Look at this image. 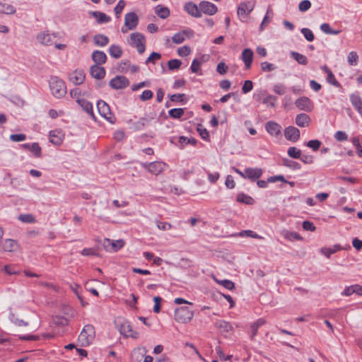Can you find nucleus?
<instances>
[{
	"mask_svg": "<svg viewBox=\"0 0 362 362\" xmlns=\"http://www.w3.org/2000/svg\"><path fill=\"white\" fill-rule=\"evenodd\" d=\"M76 102L83 109V110H84L89 116L95 120V116L93 110V105L90 102L83 98H78Z\"/></svg>",
	"mask_w": 362,
	"mask_h": 362,
	"instance_id": "nucleus-16",
	"label": "nucleus"
},
{
	"mask_svg": "<svg viewBox=\"0 0 362 362\" xmlns=\"http://www.w3.org/2000/svg\"><path fill=\"white\" fill-rule=\"evenodd\" d=\"M283 164L284 165L292 169H299L300 168V164L296 161H293L292 160H289L288 158H284L283 159Z\"/></svg>",
	"mask_w": 362,
	"mask_h": 362,
	"instance_id": "nucleus-52",
	"label": "nucleus"
},
{
	"mask_svg": "<svg viewBox=\"0 0 362 362\" xmlns=\"http://www.w3.org/2000/svg\"><path fill=\"white\" fill-rule=\"evenodd\" d=\"M183 108H173L169 110L168 114L170 117L174 119H180L184 115Z\"/></svg>",
	"mask_w": 362,
	"mask_h": 362,
	"instance_id": "nucleus-40",
	"label": "nucleus"
},
{
	"mask_svg": "<svg viewBox=\"0 0 362 362\" xmlns=\"http://www.w3.org/2000/svg\"><path fill=\"white\" fill-rule=\"evenodd\" d=\"M266 320L264 318H259L255 322H253L250 326L251 329V339H254L255 337L257 334V331L259 327L265 325Z\"/></svg>",
	"mask_w": 362,
	"mask_h": 362,
	"instance_id": "nucleus-27",
	"label": "nucleus"
},
{
	"mask_svg": "<svg viewBox=\"0 0 362 362\" xmlns=\"http://www.w3.org/2000/svg\"><path fill=\"white\" fill-rule=\"evenodd\" d=\"M153 119H154L153 115L141 117L139 119V121L134 123L133 128L136 131L142 130L144 128V127L150 124L151 121L153 120Z\"/></svg>",
	"mask_w": 362,
	"mask_h": 362,
	"instance_id": "nucleus-23",
	"label": "nucleus"
},
{
	"mask_svg": "<svg viewBox=\"0 0 362 362\" xmlns=\"http://www.w3.org/2000/svg\"><path fill=\"white\" fill-rule=\"evenodd\" d=\"M284 136L287 140L295 142L300 138V131L298 128L290 126L285 129Z\"/></svg>",
	"mask_w": 362,
	"mask_h": 362,
	"instance_id": "nucleus-13",
	"label": "nucleus"
},
{
	"mask_svg": "<svg viewBox=\"0 0 362 362\" xmlns=\"http://www.w3.org/2000/svg\"><path fill=\"white\" fill-rule=\"evenodd\" d=\"M216 325L218 328L221 329L223 332H229L232 329V326L230 324L224 320H220L216 323Z\"/></svg>",
	"mask_w": 362,
	"mask_h": 362,
	"instance_id": "nucleus-44",
	"label": "nucleus"
},
{
	"mask_svg": "<svg viewBox=\"0 0 362 362\" xmlns=\"http://www.w3.org/2000/svg\"><path fill=\"white\" fill-rule=\"evenodd\" d=\"M320 30L327 35H338L341 33V30H333L330 28L328 23H322L320 25Z\"/></svg>",
	"mask_w": 362,
	"mask_h": 362,
	"instance_id": "nucleus-38",
	"label": "nucleus"
},
{
	"mask_svg": "<svg viewBox=\"0 0 362 362\" xmlns=\"http://www.w3.org/2000/svg\"><path fill=\"white\" fill-rule=\"evenodd\" d=\"M253 88V83L250 80H247L245 81L243 87H242V92L243 93H247L248 92L251 91Z\"/></svg>",
	"mask_w": 362,
	"mask_h": 362,
	"instance_id": "nucleus-59",
	"label": "nucleus"
},
{
	"mask_svg": "<svg viewBox=\"0 0 362 362\" xmlns=\"http://www.w3.org/2000/svg\"><path fill=\"white\" fill-rule=\"evenodd\" d=\"M53 322L54 324L61 326H66L69 323V320L67 318L58 315L53 317Z\"/></svg>",
	"mask_w": 362,
	"mask_h": 362,
	"instance_id": "nucleus-54",
	"label": "nucleus"
},
{
	"mask_svg": "<svg viewBox=\"0 0 362 362\" xmlns=\"http://www.w3.org/2000/svg\"><path fill=\"white\" fill-rule=\"evenodd\" d=\"M255 3L252 1L242 2L238 8V15L240 17H245L254 9Z\"/></svg>",
	"mask_w": 362,
	"mask_h": 362,
	"instance_id": "nucleus-11",
	"label": "nucleus"
},
{
	"mask_svg": "<svg viewBox=\"0 0 362 362\" xmlns=\"http://www.w3.org/2000/svg\"><path fill=\"white\" fill-rule=\"evenodd\" d=\"M157 227L161 230H168L172 228V225L168 222H161L160 221H156Z\"/></svg>",
	"mask_w": 362,
	"mask_h": 362,
	"instance_id": "nucleus-62",
	"label": "nucleus"
},
{
	"mask_svg": "<svg viewBox=\"0 0 362 362\" xmlns=\"http://www.w3.org/2000/svg\"><path fill=\"white\" fill-rule=\"evenodd\" d=\"M141 166L151 174L158 175L165 169L167 165L163 162L154 161L151 163H141Z\"/></svg>",
	"mask_w": 362,
	"mask_h": 362,
	"instance_id": "nucleus-6",
	"label": "nucleus"
},
{
	"mask_svg": "<svg viewBox=\"0 0 362 362\" xmlns=\"http://www.w3.org/2000/svg\"><path fill=\"white\" fill-rule=\"evenodd\" d=\"M2 249L4 252H15L19 250L20 245L18 243L13 239H6L2 243Z\"/></svg>",
	"mask_w": 362,
	"mask_h": 362,
	"instance_id": "nucleus-12",
	"label": "nucleus"
},
{
	"mask_svg": "<svg viewBox=\"0 0 362 362\" xmlns=\"http://www.w3.org/2000/svg\"><path fill=\"white\" fill-rule=\"evenodd\" d=\"M283 235L286 239H288L289 240H301L302 239V238L300 237V235L298 233H297L296 232H291L288 230L284 231Z\"/></svg>",
	"mask_w": 362,
	"mask_h": 362,
	"instance_id": "nucleus-45",
	"label": "nucleus"
},
{
	"mask_svg": "<svg viewBox=\"0 0 362 362\" xmlns=\"http://www.w3.org/2000/svg\"><path fill=\"white\" fill-rule=\"evenodd\" d=\"M18 218L23 223H33L35 222V217L30 214H20Z\"/></svg>",
	"mask_w": 362,
	"mask_h": 362,
	"instance_id": "nucleus-42",
	"label": "nucleus"
},
{
	"mask_svg": "<svg viewBox=\"0 0 362 362\" xmlns=\"http://www.w3.org/2000/svg\"><path fill=\"white\" fill-rule=\"evenodd\" d=\"M125 5H126V3L124 1H123V0L119 1V2L117 3V6L115 8V15H116L117 18L119 17V15H120L122 11L123 10V8H124Z\"/></svg>",
	"mask_w": 362,
	"mask_h": 362,
	"instance_id": "nucleus-58",
	"label": "nucleus"
},
{
	"mask_svg": "<svg viewBox=\"0 0 362 362\" xmlns=\"http://www.w3.org/2000/svg\"><path fill=\"white\" fill-rule=\"evenodd\" d=\"M153 95V93L151 90H146L144 91H143V93L140 95L139 98L141 101H146V100H148L151 98H152Z\"/></svg>",
	"mask_w": 362,
	"mask_h": 362,
	"instance_id": "nucleus-64",
	"label": "nucleus"
},
{
	"mask_svg": "<svg viewBox=\"0 0 362 362\" xmlns=\"http://www.w3.org/2000/svg\"><path fill=\"white\" fill-rule=\"evenodd\" d=\"M93 16L97 19V22L100 24L107 23L110 21V17L107 16L105 13L100 11L92 12Z\"/></svg>",
	"mask_w": 362,
	"mask_h": 362,
	"instance_id": "nucleus-35",
	"label": "nucleus"
},
{
	"mask_svg": "<svg viewBox=\"0 0 362 362\" xmlns=\"http://www.w3.org/2000/svg\"><path fill=\"white\" fill-rule=\"evenodd\" d=\"M310 118L308 115L304 113L299 114L296 117V123L299 127H305L309 123Z\"/></svg>",
	"mask_w": 362,
	"mask_h": 362,
	"instance_id": "nucleus-33",
	"label": "nucleus"
},
{
	"mask_svg": "<svg viewBox=\"0 0 362 362\" xmlns=\"http://www.w3.org/2000/svg\"><path fill=\"white\" fill-rule=\"evenodd\" d=\"M109 85L115 90L124 89L129 85V81L124 76H117L110 81Z\"/></svg>",
	"mask_w": 362,
	"mask_h": 362,
	"instance_id": "nucleus-8",
	"label": "nucleus"
},
{
	"mask_svg": "<svg viewBox=\"0 0 362 362\" xmlns=\"http://www.w3.org/2000/svg\"><path fill=\"white\" fill-rule=\"evenodd\" d=\"M199 8L201 13L203 12L209 16L214 15L218 11V8L214 4L206 1L199 3Z\"/></svg>",
	"mask_w": 362,
	"mask_h": 362,
	"instance_id": "nucleus-10",
	"label": "nucleus"
},
{
	"mask_svg": "<svg viewBox=\"0 0 362 362\" xmlns=\"http://www.w3.org/2000/svg\"><path fill=\"white\" fill-rule=\"evenodd\" d=\"M90 74L94 78L102 79L105 76V69L99 65L94 64L90 66Z\"/></svg>",
	"mask_w": 362,
	"mask_h": 362,
	"instance_id": "nucleus-21",
	"label": "nucleus"
},
{
	"mask_svg": "<svg viewBox=\"0 0 362 362\" xmlns=\"http://www.w3.org/2000/svg\"><path fill=\"white\" fill-rule=\"evenodd\" d=\"M291 56L293 57L295 60L298 62L300 64L306 65L308 64V60L305 56L296 52H292Z\"/></svg>",
	"mask_w": 362,
	"mask_h": 362,
	"instance_id": "nucleus-41",
	"label": "nucleus"
},
{
	"mask_svg": "<svg viewBox=\"0 0 362 362\" xmlns=\"http://www.w3.org/2000/svg\"><path fill=\"white\" fill-rule=\"evenodd\" d=\"M261 69L263 71H272L276 69V66L271 63H269L267 62H262L261 64Z\"/></svg>",
	"mask_w": 362,
	"mask_h": 362,
	"instance_id": "nucleus-55",
	"label": "nucleus"
},
{
	"mask_svg": "<svg viewBox=\"0 0 362 362\" xmlns=\"http://www.w3.org/2000/svg\"><path fill=\"white\" fill-rule=\"evenodd\" d=\"M69 79L74 84L80 85L85 80V74L83 70L76 69L69 74Z\"/></svg>",
	"mask_w": 362,
	"mask_h": 362,
	"instance_id": "nucleus-17",
	"label": "nucleus"
},
{
	"mask_svg": "<svg viewBox=\"0 0 362 362\" xmlns=\"http://www.w3.org/2000/svg\"><path fill=\"white\" fill-rule=\"evenodd\" d=\"M193 312L186 306L180 307L175 310V320L180 323H187L193 317Z\"/></svg>",
	"mask_w": 362,
	"mask_h": 362,
	"instance_id": "nucleus-4",
	"label": "nucleus"
},
{
	"mask_svg": "<svg viewBox=\"0 0 362 362\" xmlns=\"http://www.w3.org/2000/svg\"><path fill=\"white\" fill-rule=\"evenodd\" d=\"M9 319L13 324L18 327H25L28 325V323L24 320L16 318L13 313L10 314Z\"/></svg>",
	"mask_w": 362,
	"mask_h": 362,
	"instance_id": "nucleus-50",
	"label": "nucleus"
},
{
	"mask_svg": "<svg viewBox=\"0 0 362 362\" xmlns=\"http://www.w3.org/2000/svg\"><path fill=\"white\" fill-rule=\"evenodd\" d=\"M348 63L351 66H355L358 61V55L356 52L352 51L349 52L347 57Z\"/></svg>",
	"mask_w": 362,
	"mask_h": 362,
	"instance_id": "nucleus-43",
	"label": "nucleus"
},
{
	"mask_svg": "<svg viewBox=\"0 0 362 362\" xmlns=\"http://www.w3.org/2000/svg\"><path fill=\"white\" fill-rule=\"evenodd\" d=\"M182 62L180 59H171L168 62V69L170 70H175L180 69Z\"/></svg>",
	"mask_w": 362,
	"mask_h": 362,
	"instance_id": "nucleus-53",
	"label": "nucleus"
},
{
	"mask_svg": "<svg viewBox=\"0 0 362 362\" xmlns=\"http://www.w3.org/2000/svg\"><path fill=\"white\" fill-rule=\"evenodd\" d=\"M122 49L119 45H112L109 47V54L115 59L120 58L122 55Z\"/></svg>",
	"mask_w": 362,
	"mask_h": 362,
	"instance_id": "nucleus-31",
	"label": "nucleus"
},
{
	"mask_svg": "<svg viewBox=\"0 0 362 362\" xmlns=\"http://www.w3.org/2000/svg\"><path fill=\"white\" fill-rule=\"evenodd\" d=\"M97 108L100 115L111 124L115 122V117L112 113L110 106L104 100H100L97 103Z\"/></svg>",
	"mask_w": 362,
	"mask_h": 362,
	"instance_id": "nucleus-5",
	"label": "nucleus"
},
{
	"mask_svg": "<svg viewBox=\"0 0 362 362\" xmlns=\"http://www.w3.org/2000/svg\"><path fill=\"white\" fill-rule=\"evenodd\" d=\"M185 37L184 35L182 34V31L180 33H175L172 37V40L175 44H181L185 41Z\"/></svg>",
	"mask_w": 362,
	"mask_h": 362,
	"instance_id": "nucleus-56",
	"label": "nucleus"
},
{
	"mask_svg": "<svg viewBox=\"0 0 362 362\" xmlns=\"http://www.w3.org/2000/svg\"><path fill=\"white\" fill-rule=\"evenodd\" d=\"M241 59L245 63V69H249L251 68L252 59H253V52L250 48L243 49Z\"/></svg>",
	"mask_w": 362,
	"mask_h": 362,
	"instance_id": "nucleus-20",
	"label": "nucleus"
},
{
	"mask_svg": "<svg viewBox=\"0 0 362 362\" xmlns=\"http://www.w3.org/2000/svg\"><path fill=\"white\" fill-rule=\"evenodd\" d=\"M287 153L288 155L293 158H300L301 156V151L296 147H290Z\"/></svg>",
	"mask_w": 362,
	"mask_h": 362,
	"instance_id": "nucleus-49",
	"label": "nucleus"
},
{
	"mask_svg": "<svg viewBox=\"0 0 362 362\" xmlns=\"http://www.w3.org/2000/svg\"><path fill=\"white\" fill-rule=\"evenodd\" d=\"M236 200L238 202L244 203L247 205H252L255 203V200L252 197L244 193L238 194Z\"/></svg>",
	"mask_w": 362,
	"mask_h": 362,
	"instance_id": "nucleus-32",
	"label": "nucleus"
},
{
	"mask_svg": "<svg viewBox=\"0 0 362 362\" xmlns=\"http://www.w3.org/2000/svg\"><path fill=\"white\" fill-rule=\"evenodd\" d=\"M263 170L259 168H247L244 170L245 179H248L252 182L256 181L257 179L262 177Z\"/></svg>",
	"mask_w": 362,
	"mask_h": 362,
	"instance_id": "nucleus-9",
	"label": "nucleus"
},
{
	"mask_svg": "<svg viewBox=\"0 0 362 362\" xmlns=\"http://www.w3.org/2000/svg\"><path fill=\"white\" fill-rule=\"evenodd\" d=\"M115 324L119 333L124 337H132L133 339H137L139 337V333L132 330L129 321L123 318H117L115 321Z\"/></svg>",
	"mask_w": 362,
	"mask_h": 362,
	"instance_id": "nucleus-2",
	"label": "nucleus"
},
{
	"mask_svg": "<svg viewBox=\"0 0 362 362\" xmlns=\"http://www.w3.org/2000/svg\"><path fill=\"white\" fill-rule=\"evenodd\" d=\"M155 13L162 19L167 18L170 15V10L165 6L158 5L155 8Z\"/></svg>",
	"mask_w": 362,
	"mask_h": 362,
	"instance_id": "nucleus-30",
	"label": "nucleus"
},
{
	"mask_svg": "<svg viewBox=\"0 0 362 362\" xmlns=\"http://www.w3.org/2000/svg\"><path fill=\"white\" fill-rule=\"evenodd\" d=\"M321 69L325 71V72L327 74V81L332 84V86L340 88L341 84L335 78V76L332 71L326 66H322Z\"/></svg>",
	"mask_w": 362,
	"mask_h": 362,
	"instance_id": "nucleus-25",
	"label": "nucleus"
},
{
	"mask_svg": "<svg viewBox=\"0 0 362 362\" xmlns=\"http://www.w3.org/2000/svg\"><path fill=\"white\" fill-rule=\"evenodd\" d=\"M63 134L60 132L51 131L49 132V141L54 145H60L62 142Z\"/></svg>",
	"mask_w": 362,
	"mask_h": 362,
	"instance_id": "nucleus-28",
	"label": "nucleus"
},
{
	"mask_svg": "<svg viewBox=\"0 0 362 362\" xmlns=\"http://www.w3.org/2000/svg\"><path fill=\"white\" fill-rule=\"evenodd\" d=\"M201 64H202V62L199 60H198L197 59H194L192 61V63L191 67H190L192 72L196 73V74L198 73L200 69Z\"/></svg>",
	"mask_w": 362,
	"mask_h": 362,
	"instance_id": "nucleus-60",
	"label": "nucleus"
},
{
	"mask_svg": "<svg viewBox=\"0 0 362 362\" xmlns=\"http://www.w3.org/2000/svg\"><path fill=\"white\" fill-rule=\"evenodd\" d=\"M341 247L339 245H334L333 247H322L320 250L322 254L325 255L327 258L330 257L332 254L335 253L337 251H339Z\"/></svg>",
	"mask_w": 362,
	"mask_h": 362,
	"instance_id": "nucleus-36",
	"label": "nucleus"
},
{
	"mask_svg": "<svg viewBox=\"0 0 362 362\" xmlns=\"http://www.w3.org/2000/svg\"><path fill=\"white\" fill-rule=\"evenodd\" d=\"M185 10L193 17L200 18L202 16L199 6H197L192 1L185 4Z\"/></svg>",
	"mask_w": 362,
	"mask_h": 362,
	"instance_id": "nucleus-19",
	"label": "nucleus"
},
{
	"mask_svg": "<svg viewBox=\"0 0 362 362\" xmlns=\"http://www.w3.org/2000/svg\"><path fill=\"white\" fill-rule=\"evenodd\" d=\"M178 143H179L180 148L182 149V148H184L185 145L187 144H192L193 146L196 145L197 143V141L194 138L188 139L186 136H181L179 137Z\"/></svg>",
	"mask_w": 362,
	"mask_h": 362,
	"instance_id": "nucleus-34",
	"label": "nucleus"
},
{
	"mask_svg": "<svg viewBox=\"0 0 362 362\" xmlns=\"http://www.w3.org/2000/svg\"><path fill=\"white\" fill-rule=\"evenodd\" d=\"M276 102V97L274 95H269L263 100V103L272 107H275Z\"/></svg>",
	"mask_w": 362,
	"mask_h": 362,
	"instance_id": "nucleus-57",
	"label": "nucleus"
},
{
	"mask_svg": "<svg viewBox=\"0 0 362 362\" xmlns=\"http://www.w3.org/2000/svg\"><path fill=\"white\" fill-rule=\"evenodd\" d=\"M200 136L205 141L209 140V134L206 129L204 128L202 124H199L197 128Z\"/></svg>",
	"mask_w": 362,
	"mask_h": 362,
	"instance_id": "nucleus-46",
	"label": "nucleus"
},
{
	"mask_svg": "<svg viewBox=\"0 0 362 362\" xmlns=\"http://www.w3.org/2000/svg\"><path fill=\"white\" fill-rule=\"evenodd\" d=\"M94 43L97 46L104 47L109 43V38L102 34L95 35L93 37Z\"/></svg>",
	"mask_w": 362,
	"mask_h": 362,
	"instance_id": "nucleus-29",
	"label": "nucleus"
},
{
	"mask_svg": "<svg viewBox=\"0 0 362 362\" xmlns=\"http://www.w3.org/2000/svg\"><path fill=\"white\" fill-rule=\"evenodd\" d=\"M300 31H301V33L303 35V36L308 41L312 42L314 40L315 36L311 30L304 28H302Z\"/></svg>",
	"mask_w": 362,
	"mask_h": 362,
	"instance_id": "nucleus-51",
	"label": "nucleus"
},
{
	"mask_svg": "<svg viewBox=\"0 0 362 362\" xmlns=\"http://www.w3.org/2000/svg\"><path fill=\"white\" fill-rule=\"evenodd\" d=\"M95 338V328L91 325L83 327L78 336V341L83 346H88Z\"/></svg>",
	"mask_w": 362,
	"mask_h": 362,
	"instance_id": "nucleus-3",
	"label": "nucleus"
},
{
	"mask_svg": "<svg viewBox=\"0 0 362 362\" xmlns=\"http://www.w3.org/2000/svg\"><path fill=\"white\" fill-rule=\"evenodd\" d=\"M295 105L300 110L307 112L311 110L313 107L310 100L307 97H301L297 99L295 102Z\"/></svg>",
	"mask_w": 362,
	"mask_h": 362,
	"instance_id": "nucleus-18",
	"label": "nucleus"
},
{
	"mask_svg": "<svg viewBox=\"0 0 362 362\" xmlns=\"http://www.w3.org/2000/svg\"><path fill=\"white\" fill-rule=\"evenodd\" d=\"M265 129L272 136H278L281 133V126L275 122L269 121L266 123Z\"/></svg>",
	"mask_w": 362,
	"mask_h": 362,
	"instance_id": "nucleus-22",
	"label": "nucleus"
},
{
	"mask_svg": "<svg viewBox=\"0 0 362 362\" xmlns=\"http://www.w3.org/2000/svg\"><path fill=\"white\" fill-rule=\"evenodd\" d=\"M130 44L136 47L137 51L139 54L144 52L145 46V37L144 35L139 33H134L130 35Z\"/></svg>",
	"mask_w": 362,
	"mask_h": 362,
	"instance_id": "nucleus-7",
	"label": "nucleus"
},
{
	"mask_svg": "<svg viewBox=\"0 0 362 362\" xmlns=\"http://www.w3.org/2000/svg\"><path fill=\"white\" fill-rule=\"evenodd\" d=\"M55 36L48 32H42L37 35L38 42L44 45H52L54 43Z\"/></svg>",
	"mask_w": 362,
	"mask_h": 362,
	"instance_id": "nucleus-15",
	"label": "nucleus"
},
{
	"mask_svg": "<svg viewBox=\"0 0 362 362\" xmlns=\"http://www.w3.org/2000/svg\"><path fill=\"white\" fill-rule=\"evenodd\" d=\"M49 89L53 96L63 98L66 93L65 82L57 76H52L49 81Z\"/></svg>",
	"mask_w": 362,
	"mask_h": 362,
	"instance_id": "nucleus-1",
	"label": "nucleus"
},
{
	"mask_svg": "<svg viewBox=\"0 0 362 362\" xmlns=\"http://www.w3.org/2000/svg\"><path fill=\"white\" fill-rule=\"evenodd\" d=\"M311 6V3L309 0L302 1L298 6V8L301 12L308 11Z\"/></svg>",
	"mask_w": 362,
	"mask_h": 362,
	"instance_id": "nucleus-61",
	"label": "nucleus"
},
{
	"mask_svg": "<svg viewBox=\"0 0 362 362\" xmlns=\"http://www.w3.org/2000/svg\"><path fill=\"white\" fill-rule=\"evenodd\" d=\"M215 280L218 284H219L220 285H222L223 287H225L228 290L231 291L235 288V284L230 280L224 279V280L219 281L216 279H215Z\"/></svg>",
	"mask_w": 362,
	"mask_h": 362,
	"instance_id": "nucleus-48",
	"label": "nucleus"
},
{
	"mask_svg": "<svg viewBox=\"0 0 362 362\" xmlns=\"http://www.w3.org/2000/svg\"><path fill=\"white\" fill-rule=\"evenodd\" d=\"M15 12L16 9L12 5L0 2V13L13 14Z\"/></svg>",
	"mask_w": 362,
	"mask_h": 362,
	"instance_id": "nucleus-37",
	"label": "nucleus"
},
{
	"mask_svg": "<svg viewBox=\"0 0 362 362\" xmlns=\"http://www.w3.org/2000/svg\"><path fill=\"white\" fill-rule=\"evenodd\" d=\"M352 105L362 115V99L358 94L353 93L350 95Z\"/></svg>",
	"mask_w": 362,
	"mask_h": 362,
	"instance_id": "nucleus-26",
	"label": "nucleus"
},
{
	"mask_svg": "<svg viewBox=\"0 0 362 362\" xmlns=\"http://www.w3.org/2000/svg\"><path fill=\"white\" fill-rule=\"evenodd\" d=\"M30 151L33 153L34 155L37 158H40L42 156V149L38 143H33L31 144Z\"/></svg>",
	"mask_w": 362,
	"mask_h": 362,
	"instance_id": "nucleus-47",
	"label": "nucleus"
},
{
	"mask_svg": "<svg viewBox=\"0 0 362 362\" xmlns=\"http://www.w3.org/2000/svg\"><path fill=\"white\" fill-rule=\"evenodd\" d=\"M124 245V242L123 240H117L115 241L112 240L111 247L110 250V252H117L121 248H122Z\"/></svg>",
	"mask_w": 362,
	"mask_h": 362,
	"instance_id": "nucleus-39",
	"label": "nucleus"
},
{
	"mask_svg": "<svg viewBox=\"0 0 362 362\" xmlns=\"http://www.w3.org/2000/svg\"><path fill=\"white\" fill-rule=\"evenodd\" d=\"M139 23V18L134 12H129L125 15L124 24L129 26L130 30H134L136 28Z\"/></svg>",
	"mask_w": 362,
	"mask_h": 362,
	"instance_id": "nucleus-14",
	"label": "nucleus"
},
{
	"mask_svg": "<svg viewBox=\"0 0 362 362\" xmlns=\"http://www.w3.org/2000/svg\"><path fill=\"white\" fill-rule=\"evenodd\" d=\"M91 58L95 64L100 65L106 62L107 55L103 51L95 50L93 52Z\"/></svg>",
	"mask_w": 362,
	"mask_h": 362,
	"instance_id": "nucleus-24",
	"label": "nucleus"
},
{
	"mask_svg": "<svg viewBox=\"0 0 362 362\" xmlns=\"http://www.w3.org/2000/svg\"><path fill=\"white\" fill-rule=\"evenodd\" d=\"M228 69V66L224 62H219L216 67V71L221 75L225 74Z\"/></svg>",
	"mask_w": 362,
	"mask_h": 362,
	"instance_id": "nucleus-63",
	"label": "nucleus"
}]
</instances>
